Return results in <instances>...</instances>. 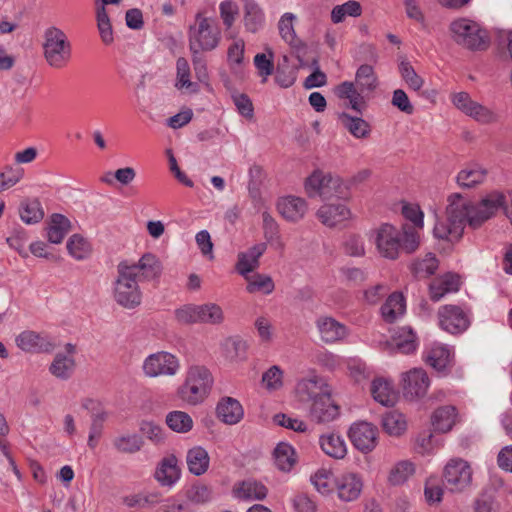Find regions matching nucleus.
<instances>
[{
	"label": "nucleus",
	"instance_id": "nucleus-1",
	"mask_svg": "<svg viewBox=\"0 0 512 512\" xmlns=\"http://www.w3.org/2000/svg\"><path fill=\"white\" fill-rule=\"evenodd\" d=\"M505 197L497 192L491 193L477 204H474L459 193L451 194L446 207L445 220L437 221L434 236L449 242L458 241L466 224L472 228L481 226L503 206Z\"/></svg>",
	"mask_w": 512,
	"mask_h": 512
},
{
	"label": "nucleus",
	"instance_id": "nucleus-2",
	"mask_svg": "<svg viewBox=\"0 0 512 512\" xmlns=\"http://www.w3.org/2000/svg\"><path fill=\"white\" fill-rule=\"evenodd\" d=\"M370 240L375 244L378 253L389 260H396L401 252H415L420 244V237L411 225L398 229L388 223L372 230Z\"/></svg>",
	"mask_w": 512,
	"mask_h": 512
},
{
	"label": "nucleus",
	"instance_id": "nucleus-3",
	"mask_svg": "<svg viewBox=\"0 0 512 512\" xmlns=\"http://www.w3.org/2000/svg\"><path fill=\"white\" fill-rule=\"evenodd\" d=\"M212 385V374L205 366L191 365L187 368L184 382L177 389V396L189 405H197L207 398Z\"/></svg>",
	"mask_w": 512,
	"mask_h": 512
},
{
	"label": "nucleus",
	"instance_id": "nucleus-4",
	"mask_svg": "<svg viewBox=\"0 0 512 512\" xmlns=\"http://www.w3.org/2000/svg\"><path fill=\"white\" fill-rule=\"evenodd\" d=\"M133 267L123 260L117 265V276L113 284V297L115 302L125 309H135L142 302V291L139 279L133 273Z\"/></svg>",
	"mask_w": 512,
	"mask_h": 512
},
{
	"label": "nucleus",
	"instance_id": "nucleus-5",
	"mask_svg": "<svg viewBox=\"0 0 512 512\" xmlns=\"http://www.w3.org/2000/svg\"><path fill=\"white\" fill-rule=\"evenodd\" d=\"M221 40V31L215 20L197 13L188 30V44L191 54L215 50Z\"/></svg>",
	"mask_w": 512,
	"mask_h": 512
},
{
	"label": "nucleus",
	"instance_id": "nucleus-6",
	"mask_svg": "<svg viewBox=\"0 0 512 512\" xmlns=\"http://www.w3.org/2000/svg\"><path fill=\"white\" fill-rule=\"evenodd\" d=\"M44 58L48 65L60 69L71 58V44L66 34L57 27H49L44 32Z\"/></svg>",
	"mask_w": 512,
	"mask_h": 512
},
{
	"label": "nucleus",
	"instance_id": "nucleus-7",
	"mask_svg": "<svg viewBox=\"0 0 512 512\" xmlns=\"http://www.w3.org/2000/svg\"><path fill=\"white\" fill-rule=\"evenodd\" d=\"M453 39L471 50H483L488 46L489 37L480 25L472 20L461 18L450 25Z\"/></svg>",
	"mask_w": 512,
	"mask_h": 512
},
{
	"label": "nucleus",
	"instance_id": "nucleus-8",
	"mask_svg": "<svg viewBox=\"0 0 512 512\" xmlns=\"http://www.w3.org/2000/svg\"><path fill=\"white\" fill-rule=\"evenodd\" d=\"M180 367L178 357L167 351H158L148 355L142 364L143 373L149 378L173 377L178 374Z\"/></svg>",
	"mask_w": 512,
	"mask_h": 512
},
{
	"label": "nucleus",
	"instance_id": "nucleus-9",
	"mask_svg": "<svg viewBox=\"0 0 512 512\" xmlns=\"http://www.w3.org/2000/svg\"><path fill=\"white\" fill-rule=\"evenodd\" d=\"M472 468L462 458L450 459L444 468V482L446 488L452 492H461L472 483Z\"/></svg>",
	"mask_w": 512,
	"mask_h": 512
},
{
	"label": "nucleus",
	"instance_id": "nucleus-10",
	"mask_svg": "<svg viewBox=\"0 0 512 512\" xmlns=\"http://www.w3.org/2000/svg\"><path fill=\"white\" fill-rule=\"evenodd\" d=\"M295 391L299 401L310 404L332 394V388L327 381L315 373L301 378L296 384Z\"/></svg>",
	"mask_w": 512,
	"mask_h": 512
},
{
	"label": "nucleus",
	"instance_id": "nucleus-11",
	"mask_svg": "<svg viewBox=\"0 0 512 512\" xmlns=\"http://www.w3.org/2000/svg\"><path fill=\"white\" fill-rule=\"evenodd\" d=\"M453 104L465 115L481 124H490L497 121V114L486 106L471 99L466 92H459L452 96Z\"/></svg>",
	"mask_w": 512,
	"mask_h": 512
},
{
	"label": "nucleus",
	"instance_id": "nucleus-12",
	"mask_svg": "<svg viewBox=\"0 0 512 512\" xmlns=\"http://www.w3.org/2000/svg\"><path fill=\"white\" fill-rule=\"evenodd\" d=\"M438 317L440 327L451 334L461 333L469 326L467 314L455 305L442 306L439 309Z\"/></svg>",
	"mask_w": 512,
	"mask_h": 512
},
{
	"label": "nucleus",
	"instance_id": "nucleus-13",
	"mask_svg": "<svg viewBox=\"0 0 512 512\" xmlns=\"http://www.w3.org/2000/svg\"><path fill=\"white\" fill-rule=\"evenodd\" d=\"M348 436L354 447L362 453L371 452L377 445V429L368 422L351 425Z\"/></svg>",
	"mask_w": 512,
	"mask_h": 512
},
{
	"label": "nucleus",
	"instance_id": "nucleus-14",
	"mask_svg": "<svg viewBox=\"0 0 512 512\" xmlns=\"http://www.w3.org/2000/svg\"><path fill=\"white\" fill-rule=\"evenodd\" d=\"M403 391L411 399L422 398L430 386V379L422 368H413L402 374Z\"/></svg>",
	"mask_w": 512,
	"mask_h": 512
},
{
	"label": "nucleus",
	"instance_id": "nucleus-15",
	"mask_svg": "<svg viewBox=\"0 0 512 512\" xmlns=\"http://www.w3.org/2000/svg\"><path fill=\"white\" fill-rule=\"evenodd\" d=\"M15 341L17 346L25 352L49 353L55 348V343L50 337L30 330L20 333Z\"/></svg>",
	"mask_w": 512,
	"mask_h": 512
},
{
	"label": "nucleus",
	"instance_id": "nucleus-16",
	"mask_svg": "<svg viewBox=\"0 0 512 512\" xmlns=\"http://www.w3.org/2000/svg\"><path fill=\"white\" fill-rule=\"evenodd\" d=\"M128 266L134 268L133 273L140 282L158 279L163 269L159 258L152 253H145L137 262L128 261Z\"/></svg>",
	"mask_w": 512,
	"mask_h": 512
},
{
	"label": "nucleus",
	"instance_id": "nucleus-17",
	"mask_svg": "<svg viewBox=\"0 0 512 512\" xmlns=\"http://www.w3.org/2000/svg\"><path fill=\"white\" fill-rule=\"evenodd\" d=\"M316 327L321 340L325 343L341 341L348 335L347 327L329 316L319 317L316 320Z\"/></svg>",
	"mask_w": 512,
	"mask_h": 512
},
{
	"label": "nucleus",
	"instance_id": "nucleus-18",
	"mask_svg": "<svg viewBox=\"0 0 512 512\" xmlns=\"http://www.w3.org/2000/svg\"><path fill=\"white\" fill-rule=\"evenodd\" d=\"M340 414L339 406L333 401L331 395L319 398L310 404L309 417L316 423H329Z\"/></svg>",
	"mask_w": 512,
	"mask_h": 512
},
{
	"label": "nucleus",
	"instance_id": "nucleus-19",
	"mask_svg": "<svg viewBox=\"0 0 512 512\" xmlns=\"http://www.w3.org/2000/svg\"><path fill=\"white\" fill-rule=\"evenodd\" d=\"M277 209L285 220L297 222L306 214L307 204L303 198L286 196L278 200Z\"/></svg>",
	"mask_w": 512,
	"mask_h": 512
},
{
	"label": "nucleus",
	"instance_id": "nucleus-20",
	"mask_svg": "<svg viewBox=\"0 0 512 512\" xmlns=\"http://www.w3.org/2000/svg\"><path fill=\"white\" fill-rule=\"evenodd\" d=\"M424 361L438 372H445L452 362L451 349L439 343L432 344L424 353Z\"/></svg>",
	"mask_w": 512,
	"mask_h": 512
},
{
	"label": "nucleus",
	"instance_id": "nucleus-21",
	"mask_svg": "<svg viewBox=\"0 0 512 512\" xmlns=\"http://www.w3.org/2000/svg\"><path fill=\"white\" fill-rule=\"evenodd\" d=\"M320 222L327 227H335L350 219L351 211L344 204H325L317 211Z\"/></svg>",
	"mask_w": 512,
	"mask_h": 512
},
{
	"label": "nucleus",
	"instance_id": "nucleus-22",
	"mask_svg": "<svg viewBox=\"0 0 512 512\" xmlns=\"http://www.w3.org/2000/svg\"><path fill=\"white\" fill-rule=\"evenodd\" d=\"M181 470L174 455L164 457L155 471V478L162 486L171 487L180 479Z\"/></svg>",
	"mask_w": 512,
	"mask_h": 512
},
{
	"label": "nucleus",
	"instance_id": "nucleus-23",
	"mask_svg": "<svg viewBox=\"0 0 512 512\" xmlns=\"http://www.w3.org/2000/svg\"><path fill=\"white\" fill-rule=\"evenodd\" d=\"M266 248L265 243H258L246 252L239 253L236 264L237 272L242 276H246L257 269L259 267V258L264 254Z\"/></svg>",
	"mask_w": 512,
	"mask_h": 512
},
{
	"label": "nucleus",
	"instance_id": "nucleus-24",
	"mask_svg": "<svg viewBox=\"0 0 512 512\" xmlns=\"http://www.w3.org/2000/svg\"><path fill=\"white\" fill-rule=\"evenodd\" d=\"M362 487V479L355 473L344 474L337 481L338 496L346 502L356 500L362 491Z\"/></svg>",
	"mask_w": 512,
	"mask_h": 512
},
{
	"label": "nucleus",
	"instance_id": "nucleus-25",
	"mask_svg": "<svg viewBox=\"0 0 512 512\" xmlns=\"http://www.w3.org/2000/svg\"><path fill=\"white\" fill-rule=\"evenodd\" d=\"M267 488L255 480H245L234 485L233 496L240 500H262L267 496Z\"/></svg>",
	"mask_w": 512,
	"mask_h": 512
},
{
	"label": "nucleus",
	"instance_id": "nucleus-26",
	"mask_svg": "<svg viewBox=\"0 0 512 512\" xmlns=\"http://www.w3.org/2000/svg\"><path fill=\"white\" fill-rule=\"evenodd\" d=\"M460 279L458 275L447 273L436 278L430 284V298L433 301L441 300L446 294L458 291Z\"/></svg>",
	"mask_w": 512,
	"mask_h": 512
},
{
	"label": "nucleus",
	"instance_id": "nucleus-27",
	"mask_svg": "<svg viewBox=\"0 0 512 512\" xmlns=\"http://www.w3.org/2000/svg\"><path fill=\"white\" fill-rule=\"evenodd\" d=\"M216 410L218 418L229 425L238 423L244 415L240 402L231 397L222 399Z\"/></svg>",
	"mask_w": 512,
	"mask_h": 512
},
{
	"label": "nucleus",
	"instance_id": "nucleus-28",
	"mask_svg": "<svg viewBox=\"0 0 512 512\" xmlns=\"http://www.w3.org/2000/svg\"><path fill=\"white\" fill-rule=\"evenodd\" d=\"M186 463L191 474L200 476L207 472L210 457L205 448L202 446H194L187 451Z\"/></svg>",
	"mask_w": 512,
	"mask_h": 512
},
{
	"label": "nucleus",
	"instance_id": "nucleus-29",
	"mask_svg": "<svg viewBox=\"0 0 512 512\" xmlns=\"http://www.w3.org/2000/svg\"><path fill=\"white\" fill-rule=\"evenodd\" d=\"M431 420L436 431L446 433L456 424L458 413L452 405L441 406L434 411Z\"/></svg>",
	"mask_w": 512,
	"mask_h": 512
},
{
	"label": "nucleus",
	"instance_id": "nucleus-30",
	"mask_svg": "<svg viewBox=\"0 0 512 512\" xmlns=\"http://www.w3.org/2000/svg\"><path fill=\"white\" fill-rule=\"evenodd\" d=\"M371 394L375 401L383 406H393L397 401V393L390 381L376 378L371 384Z\"/></svg>",
	"mask_w": 512,
	"mask_h": 512
},
{
	"label": "nucleus",
	"instance_id": "nucleus-31",
	"mask_svg": "<svg viewBox=\"0 0 512 512\" xmlns=\"http://www.w3.org/2000/svg\"><path fill=\"white\" fill-rule=\"evenodd\" d=\"M319 444L322 451L334 459H343L347 454V446L344 439L335 433H327L320 436Z\"/></svg>",
	"mask_w": 512,
	"mask_h": 512
},
{
	"label": "nucleus",
	"instance_id": "nucleus-32",
	"mask_svg": "<svg viewBox=\"0 0 512 512\" xmlns=\"http://www.w3.org/2000/svg\"><path fill=\"white\" fill-rule=\"evenodd\" d=\"M244 26L248 32L256 33L263 28L265 17L262 9L254 0L244 1Z\"/></svg>",
	"mask_w": 512,
	"mask_h": 512
},
{
	"label": "nucleus",
	"instance_id": "nucleus-33",
	"mask_svg": "<svg viewBox=\"0 0 512 512\" xmlns=\"http://www.w3.org/2000/svg\"><path fill=\"white\" fill-rule=\"evenodd\" d=\"M112 445L119 453L135 454L142 449L144 441L136 433H123L113 438Z\"/></svg>",
	"mask_w": 512,
	"mask_h": 512
},
{
	"label": "nucleus",
	"instance_id": "nucleus-34",
	"mask_svg": "<svg viewBox=\"0 0 512 512\" xmlns=\"http://www.w3.org/2000/svg\"><path fill=\"white\" fill-rule=\"evenodd\" d=\"M76 362L74 357L57 353L49 366V372L60 380L69 379L74 373Z\"/></svg>",
	"mask_w": 512,
	"mask_h": 512
},
{
	"label": "nucleus",
	"instance_id": "nucleus-35",
	"mask_svg": "<svg viewBox=\"0 0 512 512\" xmlns=\"http://www.w3.org/2000/svg\"><path fill=\"white\" fill-rule=\"evenodd\" d=\"M339 121L357 139L366 138L370 135L371 127L369 123L360 117L343 112L339 115Z\"/></svg>",
	"mask_w": 512,
	"mask_h": 512
},
{
	"label": "nucleus",
	"instance_id": "nucleus-36",
	"mask_svg": "<svg viewBox=\"0 0 512 512\" xmlns=\"http://www.w3.org/2000/svg\"><path fill=\"white\" fill-rule=\"evenodd\" d=\"M487 171L478 166L470 165L462 169L456 177L457 183L462 188H473L484 182Z\"/></svg>",
	"mask_w": 512,
	"mask_h": 512
},
{
	"label": "nucleus",
	"instance_id": "nucleus-37",
	"mask_svg": "<svg viewBox=\"0 0 512 512\" xmlns=\"http://www.w3.org/2000/svg\"><path fill=\"white\" fill-rule=\"evenodd\" d=\"M70 230L71 222L67 217L62 214H53L47 232L49 242L53 244L61 243Z\"/></svg>",
	"mask_w": 512,
	"mask_h": 512
},
{
	"label": "nucleus",
	"instance_id": "nucleus-38",
	"mask_svg": "<svg viewBox=\"0 0 512 512\" xmlns=\"http://www.w3.org/2000/svg\"><path fill=\"white\" fill-rule=\"evenodd\" d=\"M405 312L404 297L399 293L391 294L381 307L382 317L386 322H394Z\"/></svg>",
	"mask_w": 512,
	"mask_h": 512
},
{
	"label": "nucleus",
	"instance_id": "nucleus-39",
	"mask_svg": "<svg viewBox=\"0 0 512 512\" xmlns=\"http://www.w3.org/2000/svg\"><path fill=\"white\" fill-rule=\"evenodd\" d=\"M274 459L279 470L288 472L296 463L295 450L290 444L281 442L274 449Z\"/></svg>",
	"mask_w": 512,
	"mask_h": 512
},
{
	"label": "nucleus",
	"instance_id": "nucleus-40",
	"mask_svg": "<svg viewBox=\"0 0 512 512\" xmlns=\"http://www.w3.org/2000/svg\"><path fill=\"white\" fill-rule=\"evenodd\" d=\"M198 311V323L220 325L225 320L223 309L216 303L198 305Z\"/></svg>",
	"mask_w": 512,
	"mask_h": 512
},
{
	"label": "nucleus",
	"instance_id": "nucleus-41",
	"mask_svg": "<svg viewBox=\"0 0 512 512\" xmlns=\"http://www.w3.org/2000/svg\"><path fill=\"white\" fill-rule=\"evenodd\" d=\"M382 427L391 436H400L406 431L407 423L403 414L390 411L382 416Z\"/></svg>",
	"mask_w": 512,
	"mask_h": 512
},
{
	"label": "nucleus",
	"instance_id": "nucleus-42",
	"mask_svg": "<svg viewBox=\"0 0 512 512\" xmlns=\"http://www.w3.org/2000/svg\"><path fill=\"white\" fill-rule=\"evenodd\" d=\"M167 426L176 433H187L193 428L191 416L184 411H171L166 415Z\"/></svg>",
	"mask_w": 512,
	"mask_h": 512
},
{
	"label": "nucleus",
	"instance_id": "nucleus-43",
	"mask_svg": "<svg viewBox=\"0 0 512 512\" xmlns=\"http://www.w3.org/2000/svg\"><path fill=\"white\" fill-rule=\"evenodd\" d=\"M222 353L224 357L231 362L243 360L246 357V343L238 338H227L222 344Z\"/></svg>",
	"mask_w": 512,
	"mask_h": 512
},
{
	"label": "nucleus",
	"instance_id": "nucleus-44",
	"mask_svg": "<svg viewBox=\"0 0 512 512\" xmlns=\"http://www.w3.org/2000/svg\"><path fill=\"white\" fill-rule=\"evenodd\" d=\"M394 345L397 351L403 354H409L416 350V335L411 328L402 327L394 335Z\"/></svg>",
	"mask_w": 512,
	"mask_h": 512
},
{
	"label": "nucleus",
	"instance_id": "nucleus-45",
	"mask_svg": "<svg viewBox=\"0 0 512 512\" xmlns=\"http://www.w3.org/2000/svg\"><path fill=\"white\" fill-rule=\"evenodd\" d=\"M438 260L434 254L428 253L423 259H417L411 264V271L418 279L431 276L438 268Z\"/></svg>",
	"mask_w": 512,
	"mask_h": 512
},
{
	"label": "nucleus",
	"instance_id": "nucleus-46",
	"mask_svg": "<svg viewBox=\"0 0 512 512\" xmlns=\"http://www.w3.org/2000/svg\"><path fill=\"white\" fill-rule=\"evenodd\" d=\"M20 218L26 224H35L44 217L41 203L37 199L27 200L20 205Z\"/></svg>",
	"mask_w": 512,
	"mask_h": 512
},
{
	"label": "nucleus",
	"instance_id": "nucleus-47",
	"mask_svg": "<svg viewBox=\"0 0 512 512\" xmlns=\"http://www.w3.org/2000/svg\"><path fill=\"white\" fill-rule=\"evenodd\" d=\"M247 282L248 285L246 287V290L249 293H257L261 292L263 294H271L275 288L274 282L272 278L265 274H255V275H249L243 276Z\"/></svg>",
	"mask_w": 512,
	"mask_h": 512
},
{
	"label": "nucleus",
	"instance_id": "nucleus-48",
	"mask_svg": "<svg viewBox=\"0 0 512 512\" xmlns=\"http://www.w3.org/2000/svg\"><path fill=\"white\" fill-rule=\"evenodd\" d=\"M414 471L415 467L412 462L408 460L399 461L391 468L388 475V482L394 486L401 485L413 475Z\"/></svg>",
	"mask_w": 512,
	"mask_h": 512
},
{
	"label": "nucleus",
	"instance_id": "nucleus-49",
	"mask_svg": "<svg viewBox=\"0 0 512 512\" xmlns=\"http://www.w3.org/2000/svg\"><path fill=\"white\" fill-rule=\"evenodd\" d=\"M399 73L410 89L419 91L424 86V79L416 73L415 69L406 58H403L399 63Z\"/></svg>",
	"mask_w": 512,
	"mask_h": 512
},
{
	"label": "nucleus",
	"instance_id": "nucleus-50",
	"mask_svg": "<svg viewBox=\"0 0 512 512\" xmlns=\"http://www.w3.org/2000/svg\"><path fill=\"white\" fill-rule=\"evenodd\" d=\"M349 187L338 176H330L326 184V188L322 190L321 198L324 200L338 198L345 199L349 195Z\"/></svg>",
	"mask_w": 512,
	"mask_h": 512
},
{
	"label": "nucleus",
	"instance_id": "nucleus-51",
	"mask_svg": "<svg viewBox=\"0 0 512 512\" xmlns=\"http://www.w3.org/2000/svg\"><path fill=\"white\" fill-rule=\"evenodd\" d=\"M97 28L102 42L110 45L114 41L113 28L106 8L99 6L96 11Z\"/></svg>",
	"mask_w": 512,
	"mask_h": 512
},
{
	"label": "nucleus",
	"instance_id": "nucleus-52",
	"mask_svg": "<svg viewBox=\"0 0 512 512\" xmlns=\"http://www.w3.org/2000/svg\"><path fill=\"white\" fill-rule=\"evenodd\" d=\"M356 84L361 91H373L377 85V76L372 66L361 65L355 75Z\"/></svg>",
	"mask_w": 512,
	"mask_h": 512
},
{
	"label": "nucleus",
	"instance_id": "nucleus-53",
	"mask_svg": "<svg viewBox=\"0 0 512 512\" xmlns=\"http://www.w3.org/2000/svg\"><path fill=\"white\" fill-rule=\"evenodd\" d=\"M362 9L359 2L351 0L342 5L335 6L331 11V20L338 24L344 21L346 16L358 17L361 15Z\"/></svg>",
	"mask_w": 512,
	"mask_h": 512
},
{
	"label": "nucleus",
	"instance_id": "nucleus-54",
	"mask_svg": "<svg viewBox=\"0 0 512 512\" xmlns=\"http://www.w3.org/2000/svg\"><path fill=\"white\" fill-rule=\"evenodd\" d=\"M331 174H325L322 171H314L305 182V190L309 197L322 196L323 188H326Z\"/></svg>",
	"mask_w": 512,
	"mask_h": 512
},
{
	"label": "nucleus",
	"instance_id": "nucleus-55",
	"mask_svg": "<svg viewBox=\"0 0 512 512\" xmlns=\"http://www.w3.org/2000/svg\"><path fill=\"white\" fill-rule=\"evenodd\" d=\"M176 84L178 89H187L190 91H196V85L190 80V65L184 57H180L176 62Z\"/></svg>",
	"mask_w": 512,
	"mask_h": 512
},
{
	"label": "nucleus",
	"instance_id": "nucleus-56",
	"mask_svg": "<svg viewBox=\"0 0 512 512\" xmlns=\"http://www.w3.org/2000/svg\"><path fill=\"white\" fill-rule=\"evenodd\" d=\"M67 250L73 258L82 260L89 254L90 245L82 236L74 234L67 242Z\"/></svg>",
	"mask_w": 512,
	"mask_h": 512
},
{
	"label": "nucleus",
	"instance_id": "nucleus-57",
	"mask_svg": "<svg viewBox=\"0 0 512 512\" xmlns=\"http://www.w3.org/2000/svg\"><path fill=\"white\" fill-rule=\"evenodd\" d=\"M244 52V40L241 38L234 39L227 50V62L232 69L242 65L244 60Z\"/></svg>",
	"mask_w": 512,
	"mask_h": 512
},
{
	"label": "nucleus",
	"instance_id": "nucleus-58",
	"mask_svg": "<svg viewBox=\"0 0 512 512\" xmlns=\"http://www.w3.org/2000/svg\"><path fill=\"white\" fill-rule=\"evenodd\" d=\"M297 79V70L288 65H278L275 72V81L282 88L291 87Z\"/></svg>",
	"mask_w": 512,
	"mask_h": 512
},
{
	"label": "nucleus",
	"instance_id": "nucleus-59",
	"mask_svg": "<svg viewBox=\"0 0 512 512\" xmlns=\"http://www.w3.org/2000/svg\"><path fill=\"white\" fill-rule=\"evenodd\" d=\"M219 12L224 26L230 29L238 16L239 8L235 2L225 0L220 3Z\"/></svg>",
	"mask_w": 512,
	"mask_h": 512
},
{
	"label": "nucleus",
	"instance_id": "nucleus-60",
	"mask_svg": "<svg viewBox=\"0 0 512 512\" xmlns=\"http://www.w3.org/2000/svg\"><path fill=\"white\" fill-rule=\"evenodd\" d=\"M295 18L296 16L293 13H285L278 24L281 37L289 44H293L296 40V34L293 27V21Z\"/></svg>",
	"mask_w": 512,
	"mask_h": 512
},
{
	"label": "nucleus",
	"instance_id": "nucleus-61",
	"mask_svg": "<svg viewBox=\"0 0 512 512\" xmlns=\"http://www.w3.org/2000/svg\"><path fill=\"white\" fill-rule=\"evenodd\" d=\"M254 65L262 77V83H265L274 70L273 54L270 52V57H267L264 53L256 54Z\"/></svg>",
	"mask_w": 512,
	"mask_h": 512
},
{
	"label": "nucleus",
	"instance_id": "nucleus-62",
	"mask_svg": "<svg viewBox=\"0 0 512 512\" xmlns=\"http://www.w3.org/2000/svg\"><path fill=\"white\" fill-rule=\"evenodd\" d=\"M140 431L155 444H160L165 440V433L162 427L153 421H142Z\"/></svg>",
	"mask_w": 512,
	"mask_h": 512
},
{
	"label": "nucleus",
	"instance_id": "nucleus-63",
	"mask_svg": "<svg viewBox=\"0 0 512 512\" xmlns=\"http://www.w3.org/2000/svg\"><path fill=\"white\" fill-rule=\"evenodd\" d=\"M262 382L268 390H278L283 385V371L278 366H272L262 376Z\"/></svg>",
	"mask_w": 512,
	"mask_h": 512
},
{
	"label": "nucleus",
	"instance_id": "nucleus-64",
	"mask_svg": "<svg viewBox=\"0 0 512 512\" xmlns=\"http://www.w3.org/2000/svg\"><path fill=\"white\" fill-rule=\"evenodd\" d=\"M198 305L187 304L175 310V318L180 324L198 323Z\"/></svg>",
	"mask_w": 512,
	"mask_h": 512
}]
</instances>
